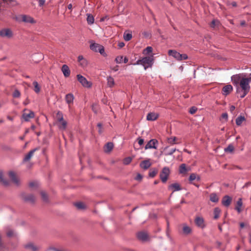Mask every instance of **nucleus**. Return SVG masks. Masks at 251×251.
<instances>
[{"label": "nucleus", "mask_w": 251, "mask_h": 251, "mask_svg": "<svg viewBox=\"0 0 251 251\" xmlns=\"http://www.w3.org/2000/svg\"><path fill=\"white\" fill-rule=\"evenodd\" d=\"M251 81V77L242 78L239 86L237 88V93L241 98H244L250 90L249 83Z\"/></svg>", "instance_id": "nucleus-1"}, {"label": "nucleus", "mask_w": 251, "mask_h": 251, "mask_svg": "<svg viewBox=\"0 0 251 251\" xmlns=\"http://www.w3.org/2000/svg\"><path fill=\"white\" fill-rule=\"evenodd\" d=\"M153 56L151 55L149 56L143 57L138 59L134 65H142L144 66V69L147 70L148 68L152 67L153 63Z\"/></svg>", "instance_id": "nucleus-2"}, {"label": "nucleus", "mask_w": 251, "mask_h": 251, "mask_svg": "<svg viewBox=\"0 0 251 251\" xmlns=\"http://www.w3.org/2000/svg\"><path fill=\"white\" fill-rule=\"evenodd\" d=\"M168 55L173 57L177 61H182L188 59V56L186 54H180L176 50H169Z\"/></svg>", "instance_id": "nucleus-3"}, {"label": "nucleus", "mask_w": 251, "mask_h": 251, "mask_svg": "<svg viewBox=\"0 0 251 251\" xmlns=\"http://www.w3.org/2000/svg\"><path fill=\"white\" fill-rule=\"evenodd\" d=\"M170 174V170L169 168L164 167L160 174V178L163 183H165L168 178Z\"/></svg>", "instance_id": "nucleus-4"}, {"label": "nucleus", "mask_w": 251, "mask_h": 251, "mask_svg": "<svg viewBox=\"0 0 251 251\" xmlns=\"http://www.w3.org/2000/svg\"><path fill=\"white\" fill-rule=\"evenodd\" d=\"M78 81L81 84V85L86 88H90L92 86L91 82L88 81L85 77L81 75H76Z\"/></svg>", "instance_id": "nucleus-5"}, {"label": "nucleus", "mask_w": 251, "mask_h": 251, "mask_svg": "<svg viewBox=\"0 0 251 251\" xmlns=\"http://www.w3.org/2000/svg\"><path fill=\"white\" fill-rule=\"evenodd\" d=\"M90 48L91 50L96 52H99L101 54H103L104 53L103 47L100 44L96 43L91 44L90 46Z\"/></svg>", "instance_id": "nucleus-6"}, {"label": "nucleus", "mask_w": 251, "mask_h": 251, "mask_svg": "<svg viewBox=\"0 0 251 251\" xmlns=\"http://www.w3.org/2000/svg\"><path fill=\"white\" fill-rule=\"evenodd\" d=\"M0 36L3 38H11L13 32L9 28H3L0 30Z\"/></svg>", "instance_id": "nucleus-7"}, {"label": "nucleus", "mask_w": 251, "mask_h": 251, "mask_svg": "<svg viewBox=\"0 0 251 251\" xmlns=\"http://www.w3.org/2000/svg\"><path fill=\"white\" fill-rule=\"evenodd\" d=\"M158 144V141L155 139H152L150 140L145 147V150L157 149V145Z\"/></svg>", "instance_id": "nucleus-8"}, {"label": "nucleus", "mask_w": 251, "mask_h": 251, "mask_svg": "<svg viewBox=\"0 0 251 251\" xmlns=\"http://www.w3.org/2000/svg\"><path fill=\"white\" fill-rule=\"evenodd\" d=\"M8 176L14 184L17 185L20 184L19 178L16 173L13 171H9L8 173Z\"/></svg>", "instance_id": "nucleus-9"}, {"label": "nucleus", "mask_w": 251, "mask_h": 251, "mask_svg": "<svg viewBox=\"0 0 251 251\" xmlns=\"http://www.w3.org/2000/svg\"><path fill=\"white\" fill-rule=\"evenodd\" d=\"M25 248L30 251H39L40 247L32 243H29L25 245Z\"/></svg>", "instance_id": "nucleus-10"}, {"label": "nucleus", "mask_w": 251, "mask_h": 251, "mask_svg": "<svg viewBox=\"0 0 251 251\" xmlns=\"http://www.w3.org/2000/svg\"><path fill=\"white\" fill-rule=\"evenodd\" d=\"M182 234L187 235L192 233V228L186 224H182Z\"/></svg>", "instance_id": "nucleus-11"}, {"label": "nucleus", "mask_w": 251, "mask_h": 251, "mask_svg": "<svg viewBox=\"0 0 251 251\" xmlns=\"http://www.w3.org/2000/svg\"><path fill=\"white\" fill-rule=\"evenodd\" d=\"M40 149L39 148H36L32 150H31L26 155H25L23 162H25L28 161L31 157L33 156L34 153L36 151H38Z\"/></svg>", "instance_id": "nucleus-12"}, {"label": "nucleus", "mask_w": 251, "mask_h": 251, "mask_svg": "<svg viewBox=\"0 0 251 251\" xmlns=\"http://www.w3.org/2000/svg\"><path fill=\"white\" fill-rule=\"evenodd\" d=\"M232 198L228 196H224L222 200V204L226 207H228L231 203Z\"/></svg>", "instance_id": "nucleus-13"}, {"label": "nucleus", "mask_w": 251, "mask_h": 251, "mask_svg": "<svg viewBox=\"0 0 251 251\" xmlns=\"http://www.w3.org/2000/svg\"><path fill=\"white\" fill-rule=\"evenodd\" d=\"M151 166V163L150 162V159H146L142 161L140 164V166L141 168L144 170H147Z\"/></svg>", "instance_id": "nucleus-14"}, {"label": "nucleus", "mask_w": 251, "mask_h": 251, "mask_svg": "<svg viewBox=\"0 0 251 251\" xmlns=\"http://www.w3.org/2000/svg\"><path fill=\"white\" fill-rule=\"evenodd\" d=\"M242 78L239 75H234L231 77V80L233 84L235 85L237 88L240 84V81Z\"/></svg>", "instance_id": "nucleus-15"}, {"label": "nucleus", "mask_w": 251, "mask_h": 251, "mask_svg": "<svg viewBox=\"0 0 251 251\" xmlns=\"http://www.w3.org/2000/svg\"><path fill=\"white\" fill-rule=\"evenodd\" d=\"M233 90L232 86L228 84L224 86L222 90V93L224 95H228Z\"/></svg>", "instance_id": "nucleus-16"}, {"label": "nucleus", "mask_w": 251, "mask_h": 251, "mask_svg": "<svg viewBox=\"0 0 251 251\" xmlns=\"http://www.w3.org/2000/svg\"><path fill=\"white\" fill-rule=\"evenodd\" d=\"M195 223L198 226L201 228H203L204 227V220L201 217H196L195 220Z\"/></svg>", "instance_id": "nucleus-17"}, {"label": "nucleus", "mask_w": 251, "mask_h": 251, "mask_svg": "<svg viewBox=\"0 0 251 251\" xmlns=\"http://www.w3.org/2000/svg\"><path fill=\"white\" fill-rule=\"evenodd\" d=\"M74 100V96L72 94L69 93L66 95L65 100L67 104H68L69 108L70 107L71 104L73 103Z\"/></svg>", "instance_id": "nucleus-18"}, {"label": "nucleus", "mask_w": 251, "mask_h": 251, "mask_svg": "<svg viewBox=\"0 0 251 251\" xmlns=\"http://www.w3.org/2000/svg\"><path fill=\"white\" fill-rule=\"evenodd\" d=\"M5 232L7 236L8 237H14L16 236V233L10 227H6L5 229Z\"/></svg>", "instance_id": "nucleus-19"}, {"label": "nucleus", "mask_w": 251, "mask_h": 251, "mask_svg": "<svg viewBox=\"0 0 251 251\" xmlns=\"http://www.w3.org/2000/svg\"><path fill=\"white\" fill-rule=\"evenodd\" d=\"M22 21L25 23H28L31 24L35 23V21L33 18L28 15H22Z\"/></svg>", "instance_id": "nucleus-20"}, {"label": "nucleus", "mask_w": 251, "mask_h": 251, "mask_svg": "<svg viewBox=\"0 0 251 251\" xmlns=\"http://www.w3.org/2000/svg\"><path fill=\"white\" fill-rule=\"evenodd\" d=\"M243 202L241 198H240L237 201L236 206L235 207V209L237 210V211L240 213L243 211L242 209Z\"/></svg>", "instance_id": "nucleus-21"}, {"label": "nucleus", "mask_w": 251, "mask_h": 251, "mask_svg": "<svg viewBox=\"0 0 251 251\" xmlns=\"http://www.w3.org/2000/svg\"><path fill=\"white\" fill-rule=\"evenodd\" d=\"M137 236L138 239L143 241H146L148 238L147 233L144 231L138 232L137 234Z\"/></svg>", "instance_id": "nucleus-22"}, {"label": "nucleus", "mask_w": 251, "mask_h": 251, "mask_svg": "<svg viewBox=\"0 0 251 251\" xmlns=\"http://www.w3.org/2000/svg\"><path fill=\"white\" fill-rule=\"evenodd\" d=\"M61 71L65 77H68L70 75V70L67 65H63L62 66Z\"/></svg>", "instance_id": "nucleus-23"}, {"label": "nucleus", "mask_w": 251, "mask_h": 251, "mask_svg": "<svg viewBox=\"0 0 251 251\" xmlns=\"http://www.w3.org/2000/svg\"><path fill=\"white\" fill-rule=\"evenodd\" d=\"M57 125L60 130H64L66 128L67 123L63 119L58 122H57Z\"/></svg>", "instance_id": "nucleus-24"}, {"label": "nucleus", "mask_w": 251, "mask_h": 251, "mask_svg": "<svg viewBox=\"0 0 251 251\" xmlns=\"http://www.w3.org/2000/svg\"><path fill=\"white\" fill-rule=\"evenodd\" d=\"M158 115L155 113H149L147 116V120L148 121H154L157 119Z\"/></svg>", "instance_id": "nucleus-25"}, {"label": "nucleus", "mask_w": 251, "mask_h": 251, "mask_svg": "<svg viewBox=\"0 0 251 251\" xmlns=\"http://www.w3.org/2000/svg\"><path fill=\"white\" fill-rule=\"evenodd\" d=\"M23 199L25 201L33 202L35 201V197L32 194L26 195L23 196Z\"/></svg>", "instance_id": "nucleus-26"}, {"label": "nucleus", "mask_w": 251, "mask_h": 251, "mask_svg": "<svg viewBox=\"0 0 251 251\" xmlns=\"http://www.w3.org/2000/svg\"><path fill=\"white\" fill-rule=\"evenodd\" d=\"M169 189H173V192L181 190V188L178 183H175L169 186Z\"/></svg>", "instance_id": "nucleus-27"}, {"label": "nucleus", "mask_w": 251, "mask_h": 251, "mask_svg": "<svg viewBox=\"0 0 251 251\" xmlns=\"http://www.w3.org/2000/svg\"><path fill=\"white\" fill-rule=\"evenodd\" d=\"M34 116V113L32 111H29L28 113H24L23 115V118L25 121H28L30 119L33 118Z\"/></svg>", "instance_id": "nucleus-28"}, {"label": "nucleus", "mask_w": 251, "mask_h": 251, "mask_svg": "<svg viewBox=\"0 0 251 251\" xmlns=\"http://www.w3.org/2000/svg\"><path fill=\"white\" fill-rule=\"evenodd\" d=\"M0 183L5 186H7L9 185V181L4 178L2 172H0Z\"/></svg>", "instance_id": "nucleus-29"}, {"label": "nucleus", "mask_w": 251, "mask_h": 251, "mask_svg": "<svg viewBox=\"0 0 251 251\" xmlns=\"http://www.w3.org/2000/svg\"><path fill=\"white\" fill-rule=\"evenodd\" d=\"M113 148V144L111 142L107 143L104 147L105 152H108L112 151Z\"/></svg>", "instance_id": "nucleus-30"}, {"label": "nucleus", "mask_w": 251, "mask_h": 251, "mask_svg": "<svg viewBox=\"0 0 251 251\" xmlns=\"http://www.w3.org/2000/svg\"><path fill=\"white\" fill-rule=\"evenodd\" d=\"M168 143L171 145L179 144L180 142H178V139L176 137H172L168 138Z\"/></svg>", "instance_id": "nucleus-31"}, {"label": "nucleus", "mask_w": 251, "mask_h": 251, "mask_svg": "<svg viewBox=\"0 0 251 251\" xmlns=\"http://www.w3.org/2000/svg\"><path fill=\"white\" fill-rule=\"evenodd\" d=\"M219 197L216 193H213L210 195V200L213 202H217L219 201Z\"/></svg>", "instance_id": "nucleus-32"}, {"label": "nucleus", "mask_w": 251, "mask_h": 251, "mask_svg": "<svg viewBox=\"0 0 251 251\" xmlns=\"http://www.w3.org/2000/svg\"><path fill=\"white\" fill-rule=\"evenodd\" d=\"M190 170L188 169L185 164H182L179 167V172L181 174H185L188 172Z\"/></svg>", "instance_id": "nucleus-33"}, {"label": "nucleus", "mask_w": 251, "mask_h": 251, "mask_svg": "<svg viewBox=\"0 0 251 251\" xmlns=\"http://www.w3.org/2000/svg\"><path fill=\"white\" fill-rule=\"evenodd\" d=\"M245 121V118L243 116H239L236 119V124L237 126H241L242 123Z\"/></svg>", "instance_id": "nucleus-34"}, {"label": "nucleus", "mask_w": 251, "mask_h": 251, "mask_svg": "<svg viewBox=\"0 0 251 251\" xmlns=\"http://www.w3.org/2000/svg\"><path fill=\"white\" fill-rule=\"evenodd\" d=\"M221 210L219 207H216L214 210V219H217L220 217Z\"/></svg>", "instance_id": "nucleus-35"}, {"label": "nucleus", "mask_w": 251, "mask_h": 251, "mask_svg": "<svg viewBox=\"0 0 251 251\" xmlns=\"http://www.w3.org/2000/svg\"><path fill=\"white\" fill-rule=\"evenodd\" d=\"M107 85L110 87H112L115 85L114 78L111 76H108L107 78Z\"/></svg>", "instance_id": "nucleus-36"}, {"label": "nucleus", "mask_w": 251, "mask_h": 251, "mask_svg": "<svg viewBox=\"0 0 251 251\" xmlns=\"http://www.w3.org/2000/svg\"><path fill=\"white\" fill-rule=\"evenodd\" d=\"M132 37V33L131 32H125L124 33V39L126 41H128L131 39Z\"/></svg>", "instance_id": "nucleus-37"}, {"label": "nucleus", "mask_w": 251, "mask_h": 251, "mask_svg": "<svg viewBox=\"0 0 251 251\" xmlns=\"http://www.w3.org/2000/svg\"><path fill=\"white\" fill-rule=\"evenodd\" d=\"M87 21L88 24L89 25L93 24L94 22V18L93 17V16L90 14H87Z\"/></svg>", "instance_id": "nucleus-38"}, {"label": "nucleus", "mask_w": 251, "mask_h": 251, "mask_svg": "<svg viewBox=\"0 0 251 251\" xmlns=\"http://www.w3.org/2000/svg\"><path fill=\"white\" fill-rule=\"evenodd\" d=\"M152 51V48L151 47H147L146 49H145L143 50V54L144 55H147L149 54L150 53H151Z\"/></svg>", "instance_id": "nucleus-39"}, {"label": "nucleus", "mask_w": 251, "mask_h": 251, "mask_svg": "<svg viewBox=\"0 0 251 251\" xmlns=\"http://www.w3.org/2000/svg\"><path fill=\"white\" fill-rule=\"evenodd\" d=\"M55 118L56 120V122H58L63 120L64 119L62 113L60 111H58L56 114Z\"/></svg>", "instance_id": "nucleus-40"}, {"label": "nucleus", "mask_w": 251, "mask_h": 251, "mask_svg": "<svg viewBox=\"0 0 251 251\" xmlns=\"http://www.w3.org/2000/svg\"><path fill=\"white\" fill-rule=\"evenodd\" d=\"M158 173V170L155 168L152 169L149 172V176L151 177H154Z\"/></svg>", "instance_id": "nucleus-41"}, {"label": "nucleus", "mask_w": 251, "mask_h": 251, "mask_svg": "<svg viewBox=\"0 0 251 251\" xmlns=\"http://www.w3.org/2000/svg\"><path fill=\"white\" fill-rule=\"evenodd\" d=\"M33 85L34 87V91H35V92H36V93H39V92L40 91V87L39 85L38 82L37 81H34L33 82Z\"/></svg>", "instance_id": "nucleus-42"}, {"label": "nucleus", "mask_w": 251, "mask_h": 251, "mask_svg": "<svg viewBox=\"0 0 251 251\" xmlns=\"http://www.w3.org/2000/svg\"><path fill=\"white\" fill-rule=\"evenodd\" d=\"M196 179H197L198 180H200V177L199 176H197V175L196 174H194V173L191 174L189 177V180L190 181H192L195 180Z\"/></svg>", "instance_id": "nucleus-43"}, {"label": "nucleus", "mask_w": 251, "mask_h": 251, "mask_svg": "<svg viewBox=\"0 0 251 251\" xmlns=\"http://www.w3.org/2000/svg\"><path fill=\"white\" fill-rule=\"evenodd\" d=\"M234 150V147L232 144H230L228 147L225 149V151L227 152L231 153Z\"/></svg>", "instance_id": "nucleus-44"}, {"label": "nucleus", "mask_w": 251, "mask_h": 251, "mask_svg": "<svg viewBox=\"0 0 251 251\" xmlns=\"http://www.w3.org/2000/svg\"><path fill=\"white\" fill-rule=\"evenodd\" d=\"M41 197H42V199L43 201L45 202H48V195L47 194V193L44 191H42L41 192Z\"/></svg>", "instance_id": "nucleus-45"}, {"label": "nucleus", "mask_w": 251, "mask_h": 251, "mask_svg": "<svg viewBox=\"0 0 251 251\" xmlns=\"http://www.w3.org/2000/svg\"><path fill=\"white\" fill-rule=\"evenodd\" d=\"M75 205L78 209H83L85 208V205L83 202H78L75 204Z\"/></svg>", "instance_id": "nucleus-46"}, {"label": "nucleus", "mask_w": 251, "mask_h": 251, "mask_svg": "<svg viewBox=\"0 0 251 251\" xmlns=\"http://www.w3.org/2000/svg\"><path fill=\"white\" fill-rule=\"evenodd\" d=\"M219 22L218 20H213L211 23L210 26L211 27H215L219 25Z\"/></svg>", "instance_id": "nucleus-47"}, {"label": "nucleus", "mask_w": 251, "mask_h": 251, "mask_svg": "<svg viewBox=\"0 0 251 251\" xmlns=\"http://www.w3.org/2000/svg\"><path fill=\"white\" fill-rule=\"evenodd\" d=\"M12 95L14 98H20L21 96V93L18 90L16 89L14 91Z\"/></svg>", "instance_id": "nucleus-48"}, {"label": "nucleus", "mask_w": 251, "mask_h": 251, "mask_svg": "<svg viewBox=\"0 0 251 251\" xmlns=\"http://www.w3.org/2000/svg\"><path fill=\"white\" fill-rule=\"evenodd\" d=\"M132 161V158L130 157L125 158L123 160V163L125 165L129 164Z\"/></svg>", "instance_id": "nucleus-49"}, {"label": "nucleus", "mask_w": 251, "mask_h": 251, "mask_svg": "<svg viewBox=\"0 0 251 251\" xmlns=\"http://www.w3.org/2000/svg\"><path fill=\"white\" fill-rule=\"evenodd\" d=\"M79 65H80L82 67H85L87 65V61L84 59L82 61L79 62Z\"/></svg>", "instance_id": "nucleus-50"}, {"label": "nucleus", "mask_w": 251, "mask_h": 251, "mask_svg": "<svg viewBox=\"0 0 251 251\" xmlns=\"http://www.w3.org/2000/svg\"><path fill=\"white\" fill-rule=\"evenodd\" d=\"M92 110L95 113H97L98 112L99 108L97 104H93L92 105Z\"/></svg>", "instance_id": "nucleus-51"}, {"label": "nucleus", "mask_w": 251, "mask_h": 251, "mask_svg": "<svg viewBox=\"0 0 251 251\" xmlns=\"http://www.w3.org/2000/svg\"><path fill=\"white\" fill-rule=\"evenodd\" d=\"M37 185H38V183L37 182H35V181L30 182L29 183V186L32 188L36 187L37 186Z\"/></svg>", "instance_id": "nucleus-52"}, {"label": "nucleus", "mask_w": 251, "mask_h": 251, "mask_svg": "<svg viewBox=\"0 0 251 251\" xmlns=\"http://www.w3.org/2000/svg\"><path fill=\"white\" fill-rule=\"evenodd\" d=\"M176 151V149H173L171 150L170 151H167L165 153V155H172Z\"/></svg>", "instance_id": "nucleus-53"}, {"label": "nucleus", "mask_w": 251, "mask_h": 251, "mask_svg": "<svg viewBox=\"0 0 251 251\" xmlns=\"http://www.w3.org/2000/svg\"><path fill=\"white\" fill-rule=\"evenodd\" d=\"M123 57L122 56H118L116 58L115 61L117 63H121L123 61Z\"/></svg>", "instance_id": "nucleus-54"}, {"label": "nucleus", "mask_w": 251, "mask_h": 251, "mask_svg": "<svg viewBox=\"0 0 251 251\" xmlns=\"http://www.w3.org/2000/svg\"><path fill=\"white\" fill-rule=\"evenodd\" d=\"M197 110V108L195 107H192L189 110V112L192 114H195Z\"/></svg>", "instance_id": "nucleus-55"}, {"label": "nucleus", "mask_w": 251, "mask_h": 251, "mask_svg": "<svg viewBox=\"0 0 251 251\" xmlns=\"http://www.w3.org/2000/svg\"><path fill=\"white\" fill-rule=\"evenodd\" d=\"M138 143L140 146H142L144 144V140L141 138L139 137L137 139Z\"/></svg>", "instance_id": "nucleus-56"}, {"label": "nucleus", "mask_w": 251, "mask_h": 251, "mask_svg": "<svg viewBox=\"0 0 251 251\" xmlns=\"http://www.w3.org/2000/svg\"><path fill=\"white\" fill-rule=\"evenodd\" d=\"M97 126L99 128V133L100 134H101L102 132V124L101 123H98V125H97Z\"/></svg>", "instance_id": "nucleus-57"}, {"label": "nucleus", "mask_w": 251, "mask_h": 251, "mask_svg": "<svg viewBox=\"0 0 251 251\" xmlns=\"http://www.w3.org/2000/svg\"><path fill=\"white\" fill-rule=\"evenodd\" d=\"M142 179V176L140 174H138L135 177V179L137 180H138V181H140V180H141Z\"/></svg>", "instance_id": "nucleus-58"}, {"label": "nucleus", "mask_w": 251, "mask_h": 251, "mask_svg": "<svg viewBox=\"0 0 251 251\" xmlns=\"http://www.w3.org/2000/svg\"><path fill=\"white\" fill-rule=\"evenodd\" d=\"M222 117L223 119H225L226 120H227L228 118V115L226 113H225L222 114Z\"/></svg>", "instance_id": "nucleus-59"}, {"label": "nucleus", "mask_w": 251, "mask_h": 251, "mask_svg": "<svg viewBox=\"0 0 251 251\" xmlns=\"http://www.w3.org/2000/svg\"><path fill=\"white\" fill-rule=\"evenodd\" d=\"M45 1L46 0H39V5L43 6L45 4Z\"/></svg>", "instance_id": "nucleus-60"}, {"label": "nucleus", "mask_w": 251, "mask_h": 251, "mask_svg": "<svg viewBox=\"0 0 251 251\" xmlns=\"http://www.w3.org/2000/svg\"><path fill=\"white\" fill-rule=\"evenodd\" d=\"M84 57H83L82 55H79L78 56V62H80L81 61H82L83 59H84Z\"/></svg>", "instance_id": "nucleus-61"}, {"label": "nucleus", "mask_w": 251, "mask_h": 251, "mask_svg": "<svg viewBox=\"0 0 251 251\" xmlns=\"http://www.w3.org/2000/svg\"><path fill=\"white\" fill-rule=\"evenodd\" d=\"M235 106H233V105H231L230 107L229 110H230L231 112H232L235 110Z\"/></svg>", "instance_id": "nucleus-62"}, {"label": "nucleus", "mask_w": 251, "mask_h": 251, "mask_svg": "<svg viewBox=\"0 0 251 251\" xmlns=\"http://www.w3.org/2000/svg\"><path fill=\"white\" fill-rule=\"evenodd\" d=\"M118 46H119V47L120 48H123V47H124V46H125V43H123V42L119 43Z\"/></svg>", "instance_id": "nucleus-63"}, {"label": "nucleus", "mask_w": 251, "mask_h": 251, "mask_svg": "<svg viewBox=\"0 0 251 251\" xmlns=\"http://www.w3.org/2000/svg\"><path fill=\"white\" fill-rule=\"evenodd\" d=\"M249 242L251 243V232L249 233Z\"/></svg>", "instance_id": "nucleus-64"}]
</instances>
